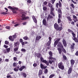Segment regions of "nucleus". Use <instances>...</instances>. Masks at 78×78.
I'll use <instances>...</instances> for the list:
<instances>
[{"mask_svg": "<svg viewBox=\"0 0 78 78\" xmlns=\"http://www.w3.org/2000/svg\"><path fill=\"white\" fill-rule=\"evenodd\" d=\"M5 28L7 29V30H10V27L9 26H7L5 27Z\"/></svg>", "mask_w": 78, "mask_h": 78, "instance_id": "obj_40", "label": "nucleus"}, {"mask_svg": "<svg viewBox=\"0 0 78 78\" xmlns=\"http://www.w3.org/2000/svg\"><path fill=\"white\" fill-rule=\"evenodd\" d=\"M62 42H63V44L64 46V47H67V43L66 42V40H65L64 39H63Z\"/></svg>", "mask_w": 78, "mask_h": 78, "instance_id": "obj_7", "label": "nucleus"}, {"mask_svg": "<svg viewBox=\"0 0 78 78\" xmlns=\"http://www.w3.org/2000/svg\"><path fill=\"white\" fill-rule=\"evenodd\" d=\"M56 0H51V2H52V4H53L54 3H55V2Z\"/></svg>", "mask_w": 78, "mask_h": 78, "instance_id": "obj_53", "label": "nucleus"}, {"mask_svg": "<svg viewBox=\"0 0 78 78\" xmlns=\"http://www.w3.org/2000/svg\"><path fill=\"white\" fill-rule=\"evenodd\" d=\"M48 6H49V7H50V8H51V7H53V6L51 4H50V3H49Z\"/></svg>", "mask_w": 78, "mask_h": 78, "instance_id": "obj_39", "label": "nucleus"}, {"mask_svg": "<svg viewBox=\"0 0 78 78\" xmlns=\"http://www.w3.org/2000/svg\"><path fill=\"white\" fill-rule=\"evenodd\" d=\"M42 73H43V72H42V70H41V69H40L39 70V73H38L39 76L40 77V76H40V75H42Z\"/></svg>", "mask_w": 78, "mask_h": 78, "instance_id": "obj_16", "label": "nucleus"}, {"mask_svg": "<svg viewBox=\"0 0 78 78\" xmlns=\"http://www.w3.org/2000/svg\"><path fill=\"white\" fill-rule=\"evenodd\" d=\"M40 59L42 62L44 60V58L42 57H41L40 58Z\"/></svg>", "mask_w": 78, "mask_h": 78, "instance_id": "obj_54", "label": "nucleus"}, {"mask_svg": "<svg viewBox=\"0 0 78 78\" xmlns=\"http://www.w3.org/2000/svg\"><path fill=\"white\" fill-rule=\"evenodd\" d=\"M5 62H9V59H6L5 60Z\"/></svg>", "mask_w": 78, "mask_h": 78, "instance_id": "obj_62", "label": "nucleus"}, {"mask_svg": "<svg viewBox=\"0 0 78 78\" xmlns=\"http://www.w3.org/2000/svg\"><path fill=\"white\" fill-rule=\"evenodd\" d=\"M75 43H73L72 45H71V48L72 49H73L74 48V46H75Z\"/></svg>", "mask_w": 78, "mask_h": 78, "instance_id": "obj_27", "label": "nucleus"}, {"mask_svg": "<svg viewBox=\"0 0 78 78\" xmlns=\"http://www.w3.org/2000/svg\"><path fill=\"white\" fill-rule=\"evenodd\" d=\"M54 10V8H53V7H51V11H52Z\"/></svg>", "mask_w": 78, "mask_h": 78, "instance_id": "obj_52", "label": "nucleus"}, {"mask_svg": "<svg viewBox=\"0 0 78 78\" xmlns=\"http://www.w3.org/2000/svg\"><path fill=\"white\" fill-rule=\"evenodd\" d=\"M72 38L76 42H78V39L77 38L75 37L73 38V37H72Z\"/></svg>", "mask_w": 78, "mask_h": 78, "instance_id": "obj_25", "label": "nucleus"}, {"mask_svg": "<svg viewBox=\"0 0 78 78\" xmlns=\"http://www.w3.org/2000/svg\"><path fill=\"white\" fill-rule=\"evenodd\" d=\"M71 66L72 67L73 66V64H74V63H75V61H74L73 60H71Z\"/></svg>", "mask_w": 78, "mask_h": 78, "instance_id": "obj_22", "label": "nucleus"}, {"mask_svg": "<svg viewBox=\"0 0 78 78\" xmlns=\"http://www.w3.org/2000/svg\"><path fill=\"white\" fill-rule=\"evenodd\" d=\"M51 15H52V16H55V15L54 13H53V11H51Z\"/></svg>", "mask_w": 78, "mask_h": 78, "instance_id": "obj_38", "label": "nucleus"}, {"mask_svg": "<svg viewBox=\"0 0 78 78\" xmlns=\"http://www.w3.org/2000/svg\"><path fill=\"white\" fill-rule=\"evenodd\" d=\"M22 20H25V19H29V17L28 16H27L26 17L25 16V15L23 14L22 16Z\"/></svg>", "mask_w": 78, "mask_h": 78, "instance_id": "obj_6", "label": "nucleus"}, {"mask_svg": "<svg viewBox=\"0 0 78 78\" xmlns=\"http://www.w3.org/2000/svg\"><path fill=\"white\" fill-rule=\"evenodd\" d=\"M40 67L42 69H45L47 67V66H45L41 63L40 64Z\"/></svg>", "mask_w": 78, "mask_h": 78, "instance_id": "obj_12", "label": "nucleus"}, {"mask_svg": "<svg viewBox=\"0 0 78 78\" xmlns=\"http://www.w3.org/2000/svg\"><path fill=\"white\" fill-rule=\"evenodd\" d=\"M72 34L73 35V37H73V38H75V36H76V35H75V34H74V33H73V32L72 33Z\"/></svg>", "mask_w": 78, "mask_h": 78, "instance_id": "obj_30", "label": "nucleus"}, {"mask_svg": "<svg viewBox=\"0 0 78 78\" xmlns=\"http://www.w3.org/2000/svg\"><path fill=\"white\" fill-rule=\"evenodd\" d=\"M20 42L22 43V42H23V40H22V39H20Z\"/></svg>", "mask_w": 78, "mask_h": 78, "instance_id": "obj_63", "label": "nucleus"}, {"mask_svg": "<svg viewBox=\"0 0 78 78\" xmlns=\"http://www.w3.org/2000/svg\"><path fill=\"white\" fill-rule=\"evenodd\" d=\"M33 66L34 67H36L37 66V64L35 63L33 65Z\"/></svg>", "mask_w": 78, "mask_h": 78, "instance_id": "obj_51", "label": "nucleus"}, {"mask_svg": "<svg viewBox=\"0 0 78 78\" xmlns=\"http://www.w3.org/2000/svg\"><path fill=\"white\" fill-rule=\"evenodd\" d=\"M43 9L44 11H46L47 9V7H43Z\"/></svg>", "mask_w": 78, "mask_h": 78, "instance_id": "obj_46", "label": "nucleus"}, {"mask_svg": "<svg viewBox=\"0 0 78 78\" xmlns=\"http://www.w3.org/2000/svg\"><path fill=\"white\" fill-rule=\"evenodd\" d=\"M72 68H69L68 70V74H70V73H71L72 72Z\"/></svg>", "mask_w": 78, "mask_h": 78, "instance_id": "obj_19", "label": "nucleus"}, {"mask_svg": "<svg viewBox=\"0 0 78 78\" xmlns=\"http://www.w3.org/2000/svg\"><path fill=\"white\" fill-rule=\"evenodd\" d=\"M13 60H14V61H16V60H17V58L16 57L13 58Z\"/></svg>", "mask_w": 78, "mask_h": 78, "instance_id": "obj_61", "label": "nucleus"}, {"mask_svg": "<svg viewBox=\"0 0 78 78\" xmlns=\"http://www.w3.org/2000/svg\"><path fill=\"white\" fill-rule=\"evenodd\" d=\"M21 51L23 52H25L26 51V50L24 48H22L21 49Z\"/></svg>", "mask_w": 78, "mask_h": 78, "instance_id": "obj_34", "label": "nucleus"}, {"mask_svg": "<svg viewBox=\"0 0 78 78\" xmlns=\"http://www.w3.org/2000/svg\"><path fill=\"white\" fill-rule=\"evenodd\" d=\"M49 41H48L47 43V46H49V45H50L51 42V37H49Z\"/></svg>", "mask_w": 78, "mask_h": 78, "instance_id": "obj_5", "label": "nucleus"}, {"mask_svg": "<svg viewBox=\"0 0 78 78\" xmlns=\"http://www.w3.org/2000/svg\"><path fill=\"white\" fill-rule=\"evenodd\" d=\"M7 13L5 12H2L1 13L2 14H7Z\"/></svg>", "mask_w": 78, "mask_h": 78, "instance_id": "obj_60", "label": "nucleus"}, {"mask_svg": "<svg viewBox=\"0 0 78 78\" xmlns=\"http://www.w3.org/2000/svg\"><path fill=\"white\" fill-rule=\"evenodd\" d=\"M4 47H5V48H7L8 47V46L5 45H4Z\"/></svg>", "mask_w": 78, "mask_h": 78, "instance_id": "obj_50", "label": "nucleus"}, {"mask_svg": "<svg viewBox=\"0 0 78 78\" xmlns=\"http://www.w3.org/2000/svg\"><path fill=\"white\" fill-rule=\"evenodd\" d=\"M63 29V27H62V24L61 25V27H58V28L57 29V31H61Z\"/></svg>", "mask_w": 78, "mask_h": 78, "instance_id": "obj_8", "label": "nucleus"}, {"mask_svg": "<svg viewBox=\"0 0 78 78\" xmlns=\"http://www.w3.org/2000/svg\"><path fill=\"white\" fill-rule=\"evenodd\" d=\"M63 58L65 60H67V57L65 55H63Z\"/></svg>", "mask_w": 78, "mask_h": 78, "instance_id": "obj_32", "label": "nucleus"}, {"mask_svg": "<svg viewBox=\"0 0 78 78\" xmlns=\"http://www.w3.org/2000/svg\"><path fill=\"white\" fill-rule=\"evenodd\" d=\"M32 18L34 22L35 23H37V20H36V18H35V16H32Z\"/></svg>", "mask_w": 78, "mask_h": 78, "instance_id": "obj_13", "label": "nucleus"}, {"mask_svg": "<svg viewBox=\"0 0 78 78\" xmlns=\"http://www.w3.org/2000/svg\"><path fill=\"white\" fill-rule=\"evenodd\" d=\"M5 44H6V45H8V44H9V41H5Z\"/></svg>", "mask_w": 78, "mask_h": 78, "instance_id": "obj_42", "label": "nucleus"}, {"mask_svg": "<svg viewBox=\"0 0 78 78\" xmlns=\"http://www.w3.org/2000/svg\"><path fill=\"white\" fill-rule=\"evenodd\" d=\"M58 67L59 69H61L62 70H63L64 69V65H63V64L61 62L58 63Z\"/></svg>", "mask_w": 78, "mask_h": 78, "instance_id": "obj_4", "label": "nucleus"}, {"mask_svg": "<svg viewBox=\"0 0 78 78\" xmlns=\"http://www.w3.org/2000/svg\"><path fill=\"white\" fill-rule=\"evenodd\" d=\"M23 39L24 40H27L28 39V37H23Z\"/></svg>", "mask_w": 78, "mask_h": 78, "instance_id": "obj_41", "label": "nucleus"}, {"mask_svg": "<svg viewBox=\"0 0 78 78\" xmlns=\"http://www.w3.org/2000/svg\"><path fill=\"white\" fill-rule=\"evenodd\" d=\"M19 44H20V42H17L14 44L15 46V47H17V46H19Z\"/></svg>", "mask_w": 78, "mask_h": 78, "instance_id": "obj_23", "label": "nucleus"}, {"mask_svg": "<svg viewBox=\"0 0 78 78\" xmlns=\"http://www.w3.org/2000/svg\"><path fill=\"white\" fill-rule=\"evenodd\" d=\"M61 22V20L60 19L58 18V23H60V22Z\"/></svg>", "mask_w": 78, "mask_h": 78, "instance_id": "obj_45", "label": "nucleus"}, {"mask_svg": "<svg viewBox=\"0 0 78 78\" xmlns=\"http://www.w3.org/2000/svg\"><path fill=\"white\" fill-rule=\"evenodd\" d=\"M17 64V63H14L13 64V66L14 67H16V64Z\"/></svg>", "mask_w": 78, "mask_h": 78, "instance_id": "obj_56", "label": "nucleus"}, {"mask_svg": "<svg viewBox=\"0 0 78 78\" xmlns=\"http://www.w3.org/2000/svg\"><path fill=\"white\" fill-rule=\"evenodd\" d=\"M53 18V16H51L50 15H49L47 18V20H49L50 19H52Z\"/></svg>", "mask_w": 78, "mask_h": 78, "instance_id": "obj_24", "label": "nucleus"}, {"mask_svg": "<svg viewBox=\"0 0 78 78\" xmlns=\"http://www.w3.org/2000/svg\"><path fill=\"white\" fill-rule=\"evenodd\" d=\"M20 25V24H16L14 26L15 27H17V26H18V25Z\"/></svg>", "mask_w": 78, "mask_h": 78, "instance_id": "obj_49", "label": "nucleus"}, {"mask_svg": "<svg viewBox=\"0 0 78 78\" xmlns=\"http://www.w3.org/2000/svg\"><path fill=\"white\" fill-rule=\"evenodd\" d=\"M23 25H27V22H24L23 23Z\"/></svg>", "mask_w": 78, "mask_h": 78, "instance_id": "obj_57", "label": "nucleus"}, {"mask_svg": "<svg viewBox=\"0 0 78 78\" xmlns=\"http://www.w3.org/2000/svg\"><path fill=\"white\" fill-rule=\"evenodd\" d=\"M10 50H11V49L10 48H8L6 49V50L7 53H9V51H10Z\"/></svg>", "mask_w": 78, "mask_h": 78, "instance_id": "obj_35", "label": "nucleus"}, {"mask_svg": "<svg viewBox=\"0 0 78 78\" xmlns=\"http://www.w3.org/2000/svg\"><path fill=\"white\" fill-rule=\"evenodd\" d=\"M58 52L60 55H61V53H62V49L58 48Z\"/></svg>", "mask_w": 78, "mask_h": 78, "instance_id": "obj_18", "label": "nucleus"}, {"mask_svg": "<svg viewBox=\"0 0 78 78\" xmlns=\"http://www.w3.org/2000/svg\"><path fill=\"white\" fill-rule=\"evenodd\" d=\"M58 12H59V13H61V9H58Z\"/></svg>", "mask_w": 78, "mask_h": 78, "instance_id": "obj_47", "label": "nucleus"}, {"mask_svg": "<svg viewBox=\"0 0 78 78\" xmlns=\"http://www.w3.org/2000/svg\"><path fill=\"white\" fill-rule=\"evenodd\" d=\"M68 31H69V32H70V33H73V32L72 30H71L69 29H68Z\"/></svg>", "mask_w": 78, "mask_h": 78, "instance_id": "obj_43", "label": "nucleus"}, {"mask_svg": "<svg viewBox=\"0 0 78 78\" xmlns=\"http://www.w3.org/2000/svg\"><path fill=\"white\" fill-rule=\"evenodd\" d=\"M73 20L74 22H76L78 21V20H77V18H76V16L73 15Z\"/></svg>", "mask_w": 78, "mask_h": 78, "instance_id": "obj_10", "label": "nucleus"}, {"mask_svg": "<svg viewBox=\"0 0 78 78\" xmlns=\"http://www.w3.org/2000/svg\"><path fill=\"white\" fill-rule=\"evenodd\" d=\"M19 67L18 66L17 68H15L14 69V70L15 71V72H18L19 71Z\"/></svg>", "mask_w": 78, "mask_h": 78, "instance_id": "obj_21", "label": "nucleus"}, {"mask_svg": "<svg viewBox=\"0 0 78 78\" xmlns=\"http://www.w3.org/2000/svg\"><path fill=\"white\" fill-rule=\"evenodd\" d=\"M17 37V35L16 34H15L14 35H12V36H10L9 37V38L11 41H14V39H16Z\"/></svg>", "mask_w": 78, "mask_h": 78, "instance_id": "obj_2", "label": "nucleus"}, {"mask_svg": "<svg viewBox=\"0 0 78 78\" xmlns=\"http://www.w3.org/2000/svg\"><path fill=\"white\" fill-rule=\"evenodd\" d=\"M41 56V54L39 53H38L37 54V58H40V56Z\"/></svg>", "mask_w": 78, "mask_h": 78, "instance_id": "obj_37", "label": "nucleus"}, {"mask_svg": "<svg viewBox=\"0 0 78 78\" xmlns=\"http://www.w3.org/2000/svg\"><path fill=\"white\" fill-rule=\"evenodd\" d=\"M42 62H44V63H45L47 66H48L49 65V63H48V62L45 60H44Z\"/></svg>", "mask_w": 78, "mask_h": 78, "instance_id": "obj_17", "label": "nucleus"}, {"mask_svg": "<svg viewBox=\"0 0 78 78\" xmlns=\"http://www.w3.org/2000/svg\"><path fill=\"white\" fill-rule=\"evenodd\" d=\"M25 68V66H21L19 68V70H20V71H22V70H23V69H24Z\"/></svg>", "mask_w": 78, "mask_h": 78, "instance_id": "obj_20", "label": "nucleus"}, {"mask_svg": "<svg viewBox=\"0 0 78 78\" xmlns=\"http://www.w3.org/2000/svg\"><path fill=\"white\" fill-rule=\"evenodd\" d=\"M49 54L50 55V56H51V57L52 58V52H51V51H50L49 52Z\"/></svg>", "mask_w": 78, "mask_h": 78, "instance_id": "obj_28", "label": "nucleus"}, {"mask_svg": "<svg viewBox=\"0 0 78 78\" xmlns=\"http://www.w3.org/2000/svg\"><path fill=\"white\" fill-rule=\"evenodd\" d=\"M47 4V2L45 1L44 2V4L45 5H46Z\"/></svg>", "mask_w": 78, "mask_h": 78, "instance_id": "obj_64", "label": "nucleus"}, {"mask_svg": "<svg viewBox=\"0 0 78 78\" xmlns=\"http://www.w3.org/2000/svg\"><path fill=\"white\" fill-rule=\"evenodd\" d=\"M27 2L28 3H31V1L30 0H28L27 1Z\"/></svg>", "mask_w": 78, "mask_h": 78, "instance_id": "obj_58", "label": "nucleus"}, {"mask_svg": "<svg viewBox=\"0 0 78 78\" xmlns=\"http://www.w3.org/2000/svg\"><path fill=\"white\" fill-rule=\"evenodd\" d=\"M23 75L24 78H26L27 77V74L25 73H23Z\"/></svg>", "mask_w": 78, "mask_h": 78, "instance_id": "obj_33", "label": "nucleus"}, {"mask_svg": "<svg viewBox=\"0 0 78 78\" xmlns=\"http://www.w3.org/2000/svg\"><path fill=\"white\" fill-rule=\"evenodd\" d=\"M54 27L55 28L56 30H57L58 28L59 27V25L58 24H57V23H55L54 25Z\"/></svg>", "mask_w": 78, "mask_h": 78, "instance_id": "obj_14", "label": "nucleus"}, {"mask_svg": "<svg viewBox=\"0 0 78 78\" xmlns=\"http://www.w3.org/2000/svg\"><path fill=\"white\" fill-rule=\"evenodd\" d=\"M55 76L54 74H51V75L49 77V78H52L53 77Z\"/></svg>", "mask_w": 78, "mask_h": 78, "instance_id": "obj_36", "label": "nucleus"}, {"mask_svg": "<svg viewBox=\"0 0 78 78\" xmlns=\"http://www.w3.org/2000/svg\"><path fill=\"white\" fill-rule=\"evenodd\" d=\"M8 8L9 9H12V10H15V9H16V10H17V9H18V8L16 7L12 8L11 7V6H8Z\"/></svg>", "mask_w": 78, "mask_h": 78, "instance_id": "obj_11", "label": "nucleus"}, {"mask_svg": "<svg viewBox=\"0 0 78 78\" xmlns=\"http://www.w3.org/2000/svg\"><path fill=\"white\" fill-rule=\"evenodd\" d=\"M47 72H48V69H45V70L44 71V73H47Z\"/></svg>", "mask_w": 78, "mask_h": 78, "instance_id": "obj_48", "label": "nucleus"}, {"mask_svg": "<svg viewBox=\"0 0 78 78\" xmlns=\"http://www.w3.org/2000/svg\"><path fill=\"white\" fill-rule=\"evenodd\" d=\"M61 40L60 38H55L54 39V41H55L54 43V47H55L57 45V44L58 43V42Z\"/></svg>", "mask_w": 78, "mask_h": 78, "instance_id": "obj_3", "label": "nucleus"}, {"mask_svg": "<svg viewBox=\"0 0 78 78\" xmlns=\"http://www.w3.org/2000/svg\"><path fill=\"white\" fill-rule=\"evenodd\" d=\"M40 39H41V36H37L36 38V41H38Z\"/></svg>", "mask_w": 78, "mask_h": 78, "instance_id": "obj_26", "label": "nucleus"}, {"mask_svg": "<svg viewBox=\"0 0 78 78\" xmlns=\"http://www.w3.org/2000/svg\"><path fill=\"white\" fill-rule=\"evenodd\" d=\"M49 64H51L53 62H55V61H56V58L53 57H51V56L49 57Z\"/></svg>", "mask_w": 78, "mask_h": 78, "instance_id": "obj_1", "label": "nucleus"}, {"mask_svg": "<svg viewBox=\"0 0 78 78\" xmlns=\"http://www.w3.org/2000/svg\"><path fill=\"white\" fill-rule=\"evenodd\" d=\"M62 48V51H63V52L65 53H66V49L64 48V47H63V48Z\"/></svg>", "mask_w": 78, "mask_h": 78, "instance_id": "obj_29", "label": "nucleus"}, {"mask_svg": "<svg viewBox=\"0 0 78 78\" xmlns=\"http://www.w3.org/2000/svg\"><path fill=\"white\" fill-rule=\"evenodd\" d=\"M67 19H68L69 20L70 22L72 20V19H71V18L70 16L67 17Z\"/></svg>", "mask_w": 78, "mask_h": 78, "instance_id": "obj_31", "label": "nucleus"}, {"mask_svg": "<svg viewBox=\"0 0 78 78\" xmlns=\"http://www.w3.org/2000/svg\"><path fill=\"white\" fill-rule=\"evenodd\" d=\"M43 25L45 26H47V22H46V20L45 19H44L43 21Z\"/></svg>", "mask_w": 78, "mask_h": 78, "instance_id": "obj_15", "label": "nucleus"}, {"mask_svg": "<svg viewBox=\"0 0 78 78\" xmlns=\"http://www.w3.org/2000/svg\"><path fill=\"white\" fill-rule=\"evenodd\" d=\"M14 50L15 51H17V50H18V48H15L14 49Z\"/></svg>", "mask_w": 78, "mask_h": 78, "instance_id": "obj_55", "label": "nucleus"}, {"mask_svg": "<svg viewBox=\"0 0 78 78\" xmlns=\"http://www.w3.org/2000/svg\"><path fill=\"white\" fill-rule=\"evenodd\" d=\"M59 7H61L62 6V5L61 4V3L60 1L59 2Z\"/></svg>", "mask_w": 78, "mask_h": 78, "instance_id": "obj_44", "label": "nucleus"}, {"mask_svg": "<svg viewBox=\"0 0 78 78\" xmlns=\"http://www.w3.org/2000/svg\"><path fill=\"white\" fill-rule=\"evenodd\" d=\"M75 55L76 56H78V51H77L76 53L75 54Z\"/></svg>", "mask_w": 78, "mask_h": 78, "instance_id": "obj_59", "label": "nucleus"}, {"mask_svg": "<svg viewBox=\"0 0 78 78\" xmlns=\"http://www.w3.org/2000/svg\"><path fill=\"white\" fill-rule=\"evenodd\" d=\"M60 47V48H63V45L61 44V42H59L58 43L57 47Z\"/></svg>", "mask_w": 78, "mask_h": 78, "instance_id": "obj_9", "label": "nucleus"}]
</instances>
